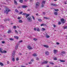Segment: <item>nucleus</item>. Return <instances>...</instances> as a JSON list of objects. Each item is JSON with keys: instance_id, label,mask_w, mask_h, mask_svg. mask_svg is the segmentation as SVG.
Instances as JSON below:
<instances>
[{"instance_id": "obj_47", "label": "nucleus", "mask_w": 67, "mask_h": 67, "mask_svg": "<svg viewBox=\"0 0 67 67\" xmlns=\"http://www.w3.org/2000/svg\"><path fill=\"white\" fill-rule=\"evenodd\" d=\"M58 24L59 25H60V24H61V22H59Z\"/></svg>"}, {"instance_id": "obj_55", "label": "nucleus", "mask_w": 67, "mask_h": 67, "mask_svg": "<svg viewBox=\"0 0 67 67\" xmlns=\"http://www.w3.org/2000/svg\"><path fill=\"white\" fill-rule=\"evenodd\" d=\"M31 62H34V59H32L31 60Z\"/></svg>"}, {"instance_id": "obj_63", "label": "nucleus", "mask_w": 67, "mask_h": 67, "mask_svg": "<svg viewBox=\"0 0 67 67\" xmlns=\"http://www.w3.org/2000/svg\"><path fill=\"white\" fill-rule=\"evenodd\" d=\"M21 67H26V66H21Z\"/></svg>"}, {"instance_id": "obj_49", "label": "nucleus", "mask_w": 67, "mask_h": 67, "mask_svg": "<svg viewBox=\"0 0 67 67\" xmlns=\"http://www.w3.org/2000/svg\"><path fill=\"white\" fill-rule=\"evenodd\" d=\"M42 30H43V31H45V28H42Z\"/></svg>"}, {"instance_id": "obj_6", "label": "nucleus", "mask_w": 67, "mask_h": 67, "mask_svg": "<svg viewBox=\"0 0 67 67\" xmlns=\"http://www.w3.org/2000/svg\"><path fill=\"white\" fill-rule=\"evenodd\" d=\"M27 19L28 20L29 22H32V18L30 16L28 17L27 18Z\"/></svg>"}, {"instance_id": "obj_54", "label": "nucleus", "mask_w": 67, "mask_h": 67, "mask_svg": "<svg viewBox=\"0 0 67 67\" xmlns=\"http://www.w3.org/2000/svg\"><path fill=\"white\" fill-rule=\"evenodd\" d=\"M36 60H39V58H37Z\"/></svg>"}, {"instance_id": "obj_5", "label": "nucleus", "mask_w": 67, "mask_h": 67, "mask_svg": "<svg viewBox=\"0 0 67 67\" xmlns=\"http://www.w3.org/2000/svg\"><path fill=\"white\" fill-rule=\"evenodd\" d=\"M2 49H1V48H0V52L1 53H7V51L5 50L2 51Z\"/></svg>"}, {"instance_id": "obj_14", "label": "nucleus", "mask_w": 67, "mask_h": 67, "mask_svg": "<svg viewBox=\"0 0 67 67\" xmlns=\"http://www.w3.org/2000/svg\"><path fill=\"white\" fill-rule=\"evenodd\" d=\"M46 36L47 38H49V37H50V36H49L48 35H47V34H46Z\"/></svg>"}, {"instance_id": "obj_41", "label": "nucleus", "mask_w": 67, "mask_h": 67, "mask_svg": "<svg viewBox=\"0 0 67 67\" xmlns=\"http://www.w3.org/2000/svg\"><path fill=\"white\" fill-rule=\"evenodd\" d=\"M15 32L16 33H18V32L16 30H15Z\"/></svg>"}, {"instance_id": "obj_34", "label": "nucleus", "mask_w": 67, "mask_h": 67, "mask_svg": "<svg viewBox=\"0 0 67 67\" xmlns=\"http://www.w3.org/2000/svg\"><path fill=\"white\" fill-rule=\"evenodd\" d=\"M65 51H62L61 52V53H62V54H65Z\"/></svg>"}, {"instance_id": "obj_32", "label": "nucleus", "mask_w": 67, "mask_h": 67, "mask_svg": "<svg viewBox=\"0 0 67 67\" xmlns=\"http://www.w3.org/2000/svg\"><path fill=\"white\" fill-rule=\"evenodd\" d=\"M19 2H20V3H22V2H23V0H20Z\"/></svg>"}, {"instance_id": "obj_40", "label": "nucleus", "mask_w": 67, "mask_h": 67, "mask_svg": "<svg viewBox=\"0 0 67 67\" xmlns=\"http://www.w3.org/2000/svg\"><path fill=\"white\" fill-rule=\"evenodd\" d=\"M54 4H53V3H52L51 4V5H52V6H54Z\"/></svg>"}, {"instance_id": "obj_45", "label": "nucleus", "mask_w": 67, "mask_h": 67, "mask_svg": "<svg viewBox=\"0 0 67 67\" xmlns=\"http://www.w3.org/2000/svg\"><path fill=\"white\" fill-rule=\"evenodd\" d=\"M51 64H52V65H54V63L53 62H51Z\"/></svg>"}, {"instance_id": "obj_29", "label": "nucleus", "mask_w": 67, "mask_h": 67, "mask_svg": "<svg viewBox=\"0 0 67 67\" xmlns=\"http://www.w3.org/2000/svg\"><path fill=\"white\" fill-rule=\"evenodd\" d=\"M14 2L15 4H17V2L16 1L14 0Z\"/></svg>"}, {"instance_id": "obj_18", "label": "nucleus", "mask_w": 67, "mask_h": 67, "mask_svg": "<svg viewBox=\"0 0 67 67\" xmlns=\"http://www.w3.org/2000/svg\"><path fill=\"white\" fill-rule=\"evenodd\" d=\"M0 65H1V66H3L4 64L2 62H0Z\"/></svg>"}, {"instance_id": "obj_20", "label": "nucleus", "mask_w": 67, "mask_h": 67, "mask_svg": "<svg viewBox=\"0 0 67 67\" xmlns=\"http://www.w3.org/2000/svg\"><path fill=\"white\" fill-rule=\"evenodd\" d=\"M54 14L56 15H57V14H58V13H57V12H54Z\"/></svg>"}, {"instance_id": "obj_39", "label": "nucleus", "mask_w": 67, "mask_h": 67, "mask_svg": "<svg viewBox=\"0 0 67 67\" xmlns=\"http://www.w3.org/2000/svg\"><path fill=\"white\" fill-rule=\"evenodd\" d=\"M13 28L14 29H16V27L15 26H13Z\"/></svg>"}, {"instance_id": "obj_62", "label": "nucleus", "mask_w": 67, "mask_h": 67, "mask_svg": "<svg viewBox=\"0 0 67 67\" xmlns=\"http://www.w3.org/2000/svg\"><path fill=\"white\" fill-rule=\"evenodd\" d=\"M64 4H67V3L66 2H64Z\"/></svg>"}, {"instance_id": "obj_7", "label": "nucleus", "mask_w": 67, "mask_h": 67, "mask_svg": "<svg viewBox=\"0 0 67 67\" xmlns=\"http://www.w3.org/2000/svg\"><path fill=\"white\" fill-rule=\"evenodd\" d=\"M61 22H62V23H63L64 24V23H65V22H66V20H64V19L62 18L61 20Z\"/></svg>"}, {"instance_id": "obj_36", "label": "nucleus", "mask_w": 67, "mask_h": 67, "mask_svg": "<svg viewBox=\"0 0 67 67\" xmlns=\"http://www.w3.org/2000/svg\"><path fill=\"white\" fill-rule=\"evenodd\" d=\"M16 61H18V60H19V58H16Z\"/></svg>"}, {"instance_id": "obj_44", "label": "nucleus", "mask_w": 67, "mask_h": 67, "mask_svg": "<svg viewBox=\"0 0 67 67\" xmlns=\"http://www.w3.org/2000/svg\"><path fill=\"white\" fill-rule=\"evenodd\" d=\"M43 15H45L46 13H45V12H43Z\"/></svg>"}, {"instance_id": "obj_26", "label": "nucleus", "mask_w": 67, "mask_h": 67, "mask_svg": "<svg viewBox=\"0 0 67 67\" xmlns=\"http://www.w3.org/2000/svg\"><path fill=\"white\" fill-rule=\"evenodd\" d=\"M44 19H46V20H47V19H49V18H47V17H44Z\"/></svg>"}, {"instance_id": "obj_1", "label": "nucleus", "mask_w": 67, "mask_h": 67, "mask_svg": "<svg viewBox=\"0 0 67 67\" xmlns=\"http://www.w3.org/2000/svg\"><path fill=\"white\" fill-rule=\"evenodd\" d=\"M5 10L4 11V13H6L7 14H8V12H9L10 11V10L8 8H6Z\"/></svg>"}, {"instance_id": "obj_56", "label": "nucleus", "mask_w": 67, "mask_h": 67, "mask_svg": "<svg viewBox=\"0 0 67 67\" xmlns=\"http://www.w3.org/2000/svg\"><path fill=\"white\" fill-rule=\"evenodd\" d=\"M21 19V17H19L18 18V19Z\"/></svg>"}, {"instance_id": "obj_13", "label": "nucleus", "mask_w": 67, "mask_h": 67, "mask_svg": "<svg viewBox=\"0 0 67 67\" xmlns=\"http://www.w3.org/2000/svg\"><path fill=\"white\" fill-rule=\"evenodd\" d=\"M27 47L28 48L30 49H32V48L31 47V46H28Z\"/></svg>"}, {"instance_id": "obj_23", "label": "nucleus", "mask_w": 67, "mask_h": 67, "mask_svg": "<svg viewBox=\"0 0 67 67\" xmlns=\"http://www.w3.org/2000/svg\"><path fill=\"white\" fill-rule=\"evenodd\" d=\"M12 60H13V62H14L15 61V59L14 58H12Z\"/></svg>"}, {"instance_id": "obj_42", "label": "nucleus", "mask_w": 67, "mask_h": 67, "mask_svg": "<svg viewBox=\"0 0 67 67\" xmlns=\"http://www.w3.org/2000/svg\"><path fill=\"white\" fill-rule=\"evenodd\" d=\"M44 24H41V26H44Z\"/></svg>"}, {"instance_id": "obj_48", "label": "nucleus", "mask_w": 67, "mask_h": 67, "mask_svg": "<svg viewBox=\"0 0 67 67\" xmlns=\"http://www.w3.org/2000/svg\"><path fill=\"white\" fill-rule=\"evenodd\" d=\"M22 13H23V12H21L19 14H22Z\"/></svg>"}, {"instance_id": "obj_15", "label": "nucleus", "mask_w": 67, "mask_h": 67, "mask_svg": "<svg viewBox=\"0 0 67 67\" xmlns=\"http://www.w3.org/2000/svg\"><path fill=\"white\" fill-rule=\"evenodd\" d=\"M32 56L34 57H36L37 56V54L36 53H34L32 54Z\"/></svg>"}, {"instance_id": "obj_12", "label": "nucleus", "mask_w": 67, "mask_h": 67, "mask_svg": "<svg viewBox=\"0 0 67 67\" xmlns=\"http://www.w3.org/2000/svg\"><path fill=\"white\" fill-rule=\"evenodd\" d=\"M22 7L23 8H27V6L25 5H23L22 6Z\"/></svg>"}, {"instance_id": "obj_35", "label": "nucleus", "mask_w": 67, "mask_h": 67, "mask_svg": "<svg viewBox=\"0 0 67 67\" xmlns=\"http://www.w3.org/2000/svg\"><path fill=\"white\" fill-rule=\"evenodd\" d=\"M33 40H34V41H37V39L35 38H34Z\"/></svg>"}, {"instance_id": "obj_30", "label": "nucleus", "mask_w": 67, "mask_h": 67, "mask_svg": "<svg viewBox=\"0 0 67 67\" xmlns=\"http://www.w3.org/2000/svg\"><path fill=\"white\" fill-rule=\"evenodd\" d=\"M32 18L33 19V20H35V17H34V16H32Z\"/></svg>"}, {"instance_id": "obj_22", "label": "nucleus", "mask_w": 67, "mask_h": 67, "mask_svg": "<svg viewBox=\"0 0 67 67\" xmlns=\"http://www.w3.org/2000/svg\"><path fill=\"white\" fill-rule=\"evenodd\" d=\"M14 37L15 38H16V39L18 40V39H19V37H18V36H14Z\"/></svg>"}, {"instance_id": "obj_59", "label": "nucleus", "mask_w": 67, "mask_h": 67, "mask_svg": "<svg viewBox=\"0 0 67 67\" xmlns=\"http://www.w3.org/2000/svg\"><path fill=\"white\" fill-rule=\"evenodd\" d=\"M7 21V19H5L4 20V21H5V22Z\"/></svg>"}, {"instance_id": "obj_46", "label": "nucleus", "mask_w": 67, "mask_h": 67, "mask_svg": "<svg viewBox=\"0 0 67 67\" xmlns=\"http://www.w3.org/2000/svg\"><path fill=\"white\" fill-rule=\"evenodd\" d=\"M54 10L55 11H58V9H55Z\"/></svg>"}, {"instance_id": "obj_33", "label": "nucleus", "mask_w": 67, "mask_h": 67, "mask_svg": "<svg viewBox=\"0 0 67 67\" xmlns=\"http://www.w3.org/2000/svg\"><path fill=\"white\" fill-rule=\"evenodd\" d=\"M9 40L10 41H13L14 40V39L12 38H10Z\"/></svg>"}, {"instance_id": "obj_19", "label": "nucleus", "mask_w": 67, "mask_h": 67, "mask_svg": "<svg viewBox=\"0 0 67 67\" xmlns=\"http://www.w3.org/2000/svg\"><path fill=\"white\" fill-rule=\"evenodd\" d=\"M45 54H46V55H49V52H47L45 53Z\"/></svg>"}, {"instance_id": "obj_64", "label": "nucleus", "mask_w": 67, "mask_h": 67, "mask_svg": "<svg viewBox=\"0 0 67 67\" xmlns=\"http://www.w3.org/2000/svg\"><path fill=\"white\" fill-rule=\"evenodd\" d=\"M20 6H19L18 7V8H20Z\"/></svg>"}, {"instance_id": "obj_61", "label": "nucleus", "mask_w": 67, "mask_h": 67, "mask_svg": "<svg viewBox=\"0 0 67 67\" xmlns=\"http://www.w3.org/2000/svg\"><path fill=\"white\" fill-rule=\"evenodd\" d=\"M27 1V0H25V2H26Z\"/></svg>"}, {"instance_id": "obj_3", "label": "nucleus", "mask_w": 67, "mask_h": 67, "mask_svg": "<svg viewBox=\"0 0 67 67\" xmlns=\"http://www.w3.org/2000/svg\"><path fill=\"white\" fill-rule=\"evenodd\" d=\"M40 5V3L39 2H37L36 3L35 7L36 8H37Z\"/></svg>"}, {"instance_id": "obj_2", "label": "nucleus", "mask_w": 67, "mask_h": 67, "mask_svg": "<svg viewBox=\"0 0 67 67\" xmlns=\"http://www.w3.org/2000/svg\"><path fill=\"white\" fill-rule=\"evenodd\" d=\"M45 1H42L41 5V8H43L44 7V5L45 4Z\"/></svg>"}, {"instance_id": "obj_58", "label": "nucleus", "mask_w": 67, "mask_h": 67, "mask_svg": "<svg viewBox=\"0 0 67 67\" xmlns=\"http://www.w3.org/2000/svg\"><path fill=\"white\" fill-rule=\"evenodd\" d=\"M53 26H54V27H56V26L55 25H54Z\"/></svg>"}, {"instance_id": "obj_10", "label": "nucleus", "mask_w": 67, "mask_h": 67, "mask_svg": "<svg viewBox=\"0 0 67 67\" xmlns=\"http://www.w3.org/2000/svg\"><path fill=\"white\" fill-rule=\"evenodd\" d=\"M48 62V61H44L42 63V64H47Z\"/></svg>"}, {"instance_id": "obj_9", "label": "nucleus", "mask_w": 67, "mask_h": 67, "mask_svg": "<svg viewBox=\"0 0 67 67\" xmlns=\"http://www.w3.org/2000/svg\"><path fill=\"white\" fill-rule=\"evenodd\" d=\"M58 52V51L57 50H53V53L54 54H56L57 53V52Z\"/></svg>"}, {"instance_id": "obj_50", "label": "nucleus", "mask_w": 67, "mask_h": 67, "mask_svg": "<svg viewBox=\"0 0 67 67\" xmlns=\"http://www.w3.org/2000/svg\"><path fill=\"white\" fill-rule=\"evenodd\" d=\"M22 40H21L20 41H19V43H21V42H22Z\"/></svg>"}, {"instance_id": "obj_43", "label": "nucleus", "mask_w": 67, "mask_h": 67, "mask_svg": "<svg viewBox=\"0 0 67 67\" xmlns=\"http://www.w3.org/2000/svg\"><path fill=\"white\" fill-rule=\"evenodd\" d=\"M32 63L31 62H30L28 63V64H31Z\"/></svg>"}, {"instance_id": "obj_27", "label": "nucleus", "mask_w": 67, "mask_h": 67, "mask_svg": "<svg viewBox=\"0 0 67 67\" xmlns=\"http://www.w3.org/2000/svg\"><path fill=\"white\" fill-rule=\"evenodd\" d=\"M38 21H40V22H42V20L40 19H38Z\"/></svg>"}, {"instance_id": "obj_21", "label": "nucleus", "mask_w": 67, "mask_h": 67, "mask_svg": "<svg viewBox=\"0 0 67 67\" xmlns=\"http://www.w3.org/2000/svg\"><path fill=\"white\" fill-rule=\"evenodd\" d=\"M19 23H23V21H22V20H19Z\"/></svg>"}, {"instance_id": "obj_53", "label": "nucleus", "mask_w": 67, "mask_h": 67, "mask_svg": "<svg viewBox=\"0 0 67 67\" xmlns=\"http://www.w3.org/2000/svg\"><path fill=\"white\" fill-rule=\"evenodd\" d=\"M64 29H67V26H65V27H64Z\"/></svg>"}, {"instance_id": "obj_37", "label": "nucleus", "mask_w": 67, "mask_h": 67, "mask_svg": "<svg viewBox=\"0 0 67 67\" xmlns=\"http://www.w3.org/2000/svg\"><path fill=\"white\" fill-rule=\"evenodd\" d=\"M53 59H54V60H57V58H53Z\"/></svg>"}, {"instance_id": "obj_11", "label": "nucleus", "mask_w": 67, "mask_h": 67, "mask_svg": "<svg viewBox=\"0 0 67 67\" xmlns=\"http://www.w3.org/2000/svg\"><path fill=\"white\" fill-rule=\"evenodd\" d=\"M43 46L44 47H46V48H48L49 47V46L46 45H43Z\"/></svg>"}, {"instance_id": "obj_4", "label": "nucleus", "mask_w": 67, "mask_h": 67, "mask_svg": "<svg viewBox=\"0 0 67 67\" xmlns=\"http://www.w3.org/2000/svg\"><path fill=\"white\" fill-rule=\"evenodd\" d=\"M34 31H37L38 32H40V29L38 28V27H37L36 28H34Z\"/></svg>"}, {"instance_id": "obj_16", "label": "nucleus", "mask_w": 67, "mask_h": 67, "mask_svg": "<svg viewBox=\"0 0 67 67\" xmlns=\"http://www.w3.org/2000/svg\"><path fill=\"white\" fill-rule=\"evenodd\" d=\"M30 16V14H26V15L25 16L26 18H27L28 16Z\"/></svg>"}, {"instance_id": "obj_52", "label": "nucleus", "mask_w": 67, "mask_h": 67, "mask_svg": "<svg viewBox=\"0 0 67 67\" xmlns=\"http://www.w3.org/2000/svg\"><path fill=\"white\" fill-rule=\"evenodd\" d=\"M56 44H57V45H59L60 44L58 42H57Z\"/></svg>"}, {"instance_id": "obj_51", "label": "nucleus", "mask_w": 67, "mask_h": 67, "mask_svg": "<svg viewBox=\"0 0 67 67\" xmlns=\"http://www.w3.org/2000/svg\"><path fill=\"white\" fill-rule=\"evenodd\" d=\"M2 43H3V44H4V43H5V41H3L2 42Z\"/></svg>"}, {"instance_id": "obj_24", "label": "nucleus", "mask_w": 67, "mask_h": 67, "mask_svg": "<svg viewBox=\"0 0 67 67\" xmlns=\"http://www.w3.org/2000/svg\"><path fill=\"white\" fill-rule=\"evenodd\" d=\"M18 45H17L15 47V49H18Z\"/></svg>"}, {"instance_id": "obj_57", "label": "nucleus", "mask_w": 67, "mask_h": 67, "mask_svg": "<svg viewBox=\"0 0 67 67\" xmlns=\"http://www.w3.org/2000/svg\"><path fill=\"white\" fill-rule=\"evenodd\" d=\"M36 15H38V13H37L36 14Z\"/></svg>"}, {"instance_id": "obj_17", "label": "nucleus", "mask_w": 67, "mask_h": 67, "mask_svg": "<svg viewBox=\"0 0 67 67\" xmlns=\"http://www.w3.org/2000/svg\"><path fill=\"white\" fill-rule=\"evenodd\" d=\"M11 30H9L8 31V34H10V33H11Z\"/></svg>"}, {"instance_id": "obj_31", "label": "nucleus", "mask_w": 67, "mask_h": 67, "mask_svg": "<svg viewBox=\"0 0 67 67\" xmlns=\"http://www.w3.org/2000/svg\"><path fill=\"white\" fill-rule=\"evenodd\" d=\"M15 12H17V13H18L19 12V11H18V10H17V9H15Z\"/></svg>"}, {"instance_id": "obj_28", "label": "nucleus", "mask_w": 67, "mask_h": 67, "mask_svg": "<svg viewBox=\"0 0 67 67\" xmlns=\"http://www.w3.org/2000/svg\"><path fill=\"white\" fill-rule=\"evenodd\" d=\"M58 6V5H57L55 4H54V7H57Z\"/></svg>"}, {"instance_id": "obj_8", "label": "nucleus", "mask_w": 67, "mask_h": 67, "mask_svg": "<svg viewBox=\"0 0 67 67\" xmlns=\"http://www.w3.org/2000/svg\"><path fill=\"white\" fill-rule=\"evenodd\" d=\"M15 51H14L12 54V57H14V56H15Z\"/></svg>"}, {"instance_id": "obj_25", "label": "nucleus", "mask_w": 67, "mask_h": 67, "mask_svg": "<svg viewBox=\"0 0 67 67\" xmlns=\"http://www.w3.org/2000/svg\"><path fill=\"white\" fill-rule=\"evenodd\" d=\"M60 62H65V60H60Z\"/></svg>"}, {"instance_id": "obj_60", "label": "nucleus", "mask_w": 67, "mask_h": 67, "mask_svg": "<svg viewBox=\"0 0 67 67\" xmlns=\"http://www.w3.org/2000/svg\"><path fill=\"white\" fill-rule=\"evenodd\" d=\"M7 64H9V61L7 62Z\"/></svg>"}, {"instance_id": "obj_38", "label": "nucleus", "mask_w": 67, "mask_h": 67, "mask_svg": "<svg viewBox=\"0 0 67 67\" xmlns=\"http://www.w3.org/2000/svg\"><path fill=\"white\" fill-rule=\"evenodd\" d=\"M22 14L23 15H26V14L25 13H24L23 14Z\"/></svg>"}]
</instances>
